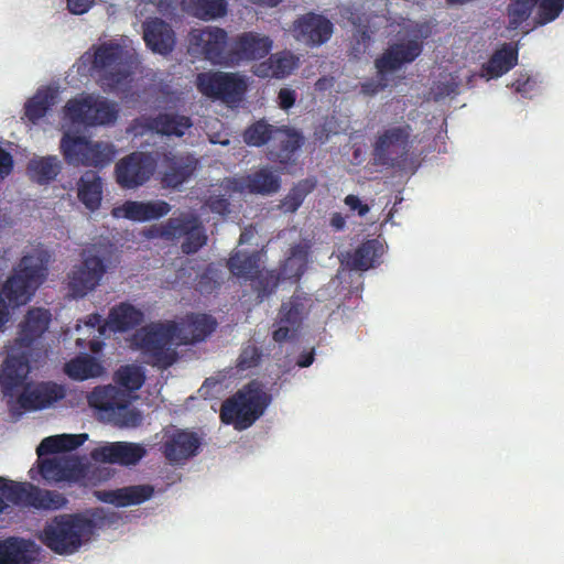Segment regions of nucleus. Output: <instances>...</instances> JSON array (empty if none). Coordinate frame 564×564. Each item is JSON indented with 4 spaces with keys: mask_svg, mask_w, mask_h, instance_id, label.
<instances>
[{
    "mask_svg": "<svg viewBox=\"0 0 564 564\" xmlns=\"http://www.w3.org/2000/svg\"><path fill=\"white\" fill-rule=\"evenodd\" d=\"M117 105L95 94H80L67 101L61 122V151L72 165L104 166L112 161L116 151L106 142H93L76 135L80 124L97 126L117 119Z\"/></svg>",
    "mask_w": 564,
    "mask_h": 564,
    "instance_id": "f257e3e1",
    "label": "nucleus"
},
{
    "mask_svg": "<svg viewBox=\"0 0 564 564\" xmlns=\"http://www.w3.org/2000/svg\"><path fill=\"white\" fill-rule=\"evenodd\" d=\"M215 325V321L205 314H192L178 323L151 324L133 335L132 346L141 351L148 364L166 368L176 360L177 346L204 340Z\"/></svg>",
    "mask_w": 564,
    "mask_h": 564,
    "instance_id": "f03ea898",
    "label": "nucleus"
},
{
    "mask_svg": "<svg viewBox=\"0 0 564 564\" xmlns=\"http://www.w3.org/2000/svg\"><path fill=\"white\" fill-rule=\"evenodd\" d=\"M144 372L137 365H127L118 369L115 381L119 386H101L95 388L87 397L90 408L97 417L119 427H134L141 422V414L131 406L133 391L144 382Z\"/></svg>",
    "mask_w": 564,
    "mask_h": 564,
    "instance_id": "7ed1b4c3",
    "label": "nucleus"
},
{
    "mask_svg": "<svg viewBox=\"0 0 564 564\" xmlns=\"http://www.w3.org/2000/svg\"><path fill=\"white\" fill-rule=\"evenodd\" d=\"M14 357L12 355L11 359H4L0 372L1 392L13 415L51 408L65 397L64 387L57 383L24 384L30 365L26 360L14 362Z\"/></svg>",
    "mask_w": 564,
    "mask_h": 564,
    "instance_id": "20e7f679",
    "label": "nucleus"
},
{
    "mask_svg": "<svg viewBox=\"0 0 564 564\" xmlns=\"http://www.w3.org/2000/svg\"><path fill=\"white\" fill-rule=\"evenodd\" d=\"M138 58L132 41L121 37L86 52L78 61V72L95 77L110 90L124 91L131 82L132 69Z\"/></svg>",
    "mask_w": 564,
    "mask_h": 564,
    "instance_id": "39448f33",
    "label": "nucleus"
},
{
    "mask_svg": "<svg viewBox=\"0 0 564 564\" xmlns=\"http://www.w3.org/2000/svg\"><path fill=\"white\" fill-rule=\"evenodd\" d=\"M88 440L86 433L45 437L36 448L39 471L47 482L74 481L82 475L78 458L70 452Z\"/></svg>",
    "mask_w": 564,
    "mask_h": 564,
    "instance_id": "423d86ee",
    "label": "nucleus"
},
{
    "mask_svg": "<svg viewBox=\"0 0 564 564\" xmlns=\"http://www.w3.org/2000/svg\"><path fill=\"white\" fill-rule=\"evenodd\" d=\"M95 534V523L86 514H59L46 522L40 540L59 555H72L86 546Z\"/></svg>",
    "mask_w": 564,
    "mask_h": 564,
    "instance_id": "0eeeda50",
    "label": "nucleus"
},
{
    "mask_svg": "<svg viewBox=\"0 0 564 564\" xmlns=\"http://www.w3.org/2000/svg\"><path fill=\"white\" fill-rule=\"evenodd\" d=\"M113 250L109 246L95 245L82 253V261L67 273V289L73 297H84L99 286L110 268Z\"/></svg>",
    "mask_w": 564,
    "mask_h": 564,
    "instance_id": "6e6552de",
    "label": "nucleus"
},
{
    "mask_svg": "<svg viewBox=\"0 0 564 564\" xmlns=\"http://www.w3.org/2000/svg\"><path fill=\"white\" fill-rule=\"evenodd\" d=\"M280 187L279 176L271 170L263 167L247 176L235 177L225 181L218 187H214L206 200V205L213 213L225 215L228 212V199L225 197L231 193H250L270 195Z\"/></svg>",
    "mask_w": 564,
    "mask_h": 564,
    "instance_id": "1a4fd4ad",
    "label": "nucleus"
},
{
    "mask_svg": "<svg viewBox=\"0 0 564 564\" xmlns=\"http://www.w3.org/2000/svg\"><path fill=\"white\" fill-rule=\"evenodd\" d=\"M142 319L143 313L129 303H121L112 307L105 325H100V315L93 314L87 317L83 325H76L77 345L83 346V343L88 340L91 351L98 352L102 344L97 340V337L104 335L107 328L113 332H124L139 325Z\"/></svg>",
    "mask_w": 564,
    "mask_h": 564,
    "instance_id": "9d476101",
    "label": "nucleus"
},
{
    "mask_svg": "<svg viewBox=\"0 0 564 564\" xmlns=\"http://www.w3.org/2000/svg\"><path fill=\"white\" fill-rule=\"evenodd\" d=\"M269 403L270 397L262 386L252 382L224 402L220 417L237 430H245L263 414Z\"/></svg>",
    "mask_w": 564,
    "mask_h": 564,
    "instance_id": "9b49d317",
    "label": "nucleus"
},
{
    "mask_svg": "<svg viewBox=\"0 0 564 564\" xmlns=\"http://www.w3.org/2000/svg\"><path fill=\"white\" fill-rule=\"evenodd\" d=\"M9 503L42 510H57L66 505V499L57 491L41 489L26 481L18 482L0 477V514L8 510Z\"/></svg>",
    "mask_w": 564,
    "mask_h": 564,
    "instance_id": "f8f14e48",
    "label": "nucleus"
},
{
    "mask_svg": "<svg viewBox=\"0 0 564 564\" xmlns=\"http://www.w3.org/2000/svg\"><path fill=\"white\" fill-rule=\"evenodd\" d=\"M195 84L203 96L235 106L242 100L249 78L241 73L209 70L198 74Z\"/></svg>",
    "mask_w": 564,
    "mask_h": 564,
    "instance_id": "ddd939ff",
    "label": "nucleus"
},
{
    "mask_svg": "<svg viewBox=\"0 0 564 564\" xmlns=\"http://www.w3.org/2000/svg\"><path fill=\"white\" fill-rule=\"evenodd\" d=\"M143 236L148 239L163 238L166 240L185 237L182 243V250L185 253L196 252L207 240L198 218L191 214H183L178 217L170 218L163 224L154 225L143 230Z\"/></svg>",
    "mask_w": 564,
    "mask_h": 564,
    "instance_id": "4468645a",
    "label": "nucleus"
},
{
    "mask_svg": "<svg viewBox=\"0 0 564 564\" xmlns=\"http://www.w3.org/2000/svg\"><path fill=\"white\" fill-rule=\"evenodd\" d=\"M429 35V26L417 24L412 31L391 44L376 61L378 75H387L412 63L422 52V40Z\"/></svg>",
    "mask_w": 564,
    "mask_h": 564,
    "instance_id": "2eb2a0df",
    "label": "nucleus"
},
{
    "mask_svg": "<svg viewBox=\"0 0 564 564\" xmlns=\"http://www.w3.org/2000/svg\"><path fill=\"white\" fill-rule=\"evenodd\" d=\"M51 322V314L47 310L33 307L28 311L19 324L18 336L14 341L7 347L6 359H11L15 355L14 362L30 361L34 352V343L46 332Z\"/></svg>",
    "mask_w": 564,
    "mask_h": 564,
    "instance_id": "dca6fc26",
    "label": "nucleus"
},
{
    "mask_svg": "<svg viewBox=\"0 0 564 564\" xmlns=\"http://www.w3.org/2000/svg\"><path fill=\"white\" fill-rule=\"evenodd\" d=\"M189 51L203 55L214 64L230 63L229 54H225L227 33L216 26L194 29L189 33Z\"/></svg>",
    "mask_w": 564,
    "mask_h": 564,
    "instance_id": "f3484780",
    "label": "nucleus"
},
{
    "mask_svg": "<svg viewBox=\"0 0 564 564\" xmlns=\"http://www.w3.org/2000/svg\"><path fill=\"white\" fill-rule=\"evenodd\" d=\"M228 267L230 272L238 278L257 279L254 288L259 291L260 296L271 293L278 284V279L272 272L259 270V252L247 254L242 251H237L229 259Z\"/></svg>",
    "mask_w": 564,
    "mask_h": 564,
    "instance_id": "a211bd4d",
    "label": "nucleus"
},
{
    "mask_svg": "<svg viewBox=\"0 0 564 564\" xmlns=\"http://www.w3.org/2000/svg\"><path fill=\"white\" fill-rule=\"evenodd\" d=\"M155 160L142 152L132 153L116 165L118 184L123 188H135L144 184L153 174Z\"/></svg>",
    "mask_w": 564,
    "mask_h": 564,
    "instance_id": "6ab92c4d",
    "label": "nucleus"
},
{
    "mask_svg": "<svg viewBox=\"0 0 564 564\" xmlns=\"http://www.w3.org/2000/svg\"><path fill=\"white\" fill-rule=\"evenodd\" d=\"M273 48V40L259 32H242L231 43L229 51L230 63L253 62L265 57Z\"/></svg>",
    "mask_w": 564,
    "mask_h": 564,
    "instance_id": "aec40b11",
    "label": "nucleus"
},
{
    "mask_svg": "<svg viewBox=\"0 0 564 564\" xmlns=\"http://www.w3.org/2000/svg\"><path fill=\"white\" fill-rule=\"evenodd\" d=\"M538 8L540 24L555 20L564 9V0H513L508 9L510 28L517 29L525 21L533 8Z\"/></svg>",
    "mask_w": 564,
    "mask_h": 564,
    "instance_id": "412c9836",
    "label": "nucleus"
},
{
    "mask_svg": "<svg viewBox=\"0 0 564 564\" xmlns=\"http://www.w3.org/2000/svg\"><path fill=\"white\" fill-rule=\"evenodd\" d=\"M147 454L145 447L132 442H105L94 448L90 456L94 460L120 466H134Z\"/></svg>",
    "mask_w": 564,
    "mask_h": 564,
    "instance_id": "4be33fe9",
    "label": "nucleus"
},
{
    "mask_svg": "<svg viewBox=\"0 0 564 564\" xmlns=\"http://www.w3.org/2000/svg\"><path fill=\"white\" fill-rule=\"evenodd\" d=\"M171 206L160 199L154 200H126L112 208L113 218L128 219L135 223H145L167 215Z\"/></svg>",
    "mask_w": 564,
    "mask_h": 564,
    "instance_id": "5701e85b",
    "label": "nucleus"
},
{
    "mask_svg": "<svg viewBox=\"0 0 564 564\" xmlns=\"http://www.w3.org/2000/svg\"><path fill=\"white\" fill-rule=\"evenodd\" d=\"M199 441L188 431L169 427L163 434V453L173 464H181L196 454Z\"/></svg>",
    "mask_w": 564,
    "mask_h": 564,
    "instance_id": "b1692460",
    "label": "nucleus"
},
{
    "mask_svg": "<svg viewBox=\"0 0 564 564\" xmlns=\"http://www.w3.org/2000/svg\"><path fill=\"white\" fill-rule=\"evenodd\" d=\"M292 35L299 42L307 45H321L329 40L333 24L318 14H306L299 18L292 26Z\"/></svg>",
    "mask_w": 564,
    "mask_h": 564,
    "instance_id": "393cba45",
    "label": "nucleus"
},
{
    "mask_svg": "<svg viewBox=\"0 0 564 564\" xmlns=\"http://www.w3.org/2000/svg\"><path fill=\"white\" fill-rule=\"evenodd\" d=\"M154 488L151 485H133L118 489L95 491V497L118 508L141 505L152 498Z\"/></svg>",
    "mask_w": 564,
    "mask_h": 564,
    "instance_id": "a878e982",
    "label": "nucleus"
},
{
    "mask_svg": "<svg viewBox=\"0 0 564 564\" xmlns=\"http://www.w3.org/2000/svg\"><path fill=\"white\" fill-rule=\"evenodd\" d=\"M191 127L192 121L186 116L162 113L155 119L142 118L138 120L132 130L135 135L149 130L165 135L182 137Z\"/></svg>",
    "mask_w": 564,
    "mask_h": 564,
    "instance_id": "bb28decb",
    "label": "nucleus"
},
{
    "mask_svg": "<svg viewBox=\"0 0 564 564\" xmlns=\"http://www.w3.org/2000/svg\"><path fill=\"white\" fill-rule=\"evenodd\" d=\"M40 547L34 542L10 538L0 541V564H39Z\"/></svg>",
    "mask_w": 564,
    "mask_h": 564,
    "instance_id": "cd10ccee",
    "label": "nucleus"
},
{
    "mask_svg": "<svg viewBox=\"0 0 564 564\" xmlns=\"http://www.w3.org/2000/svg\"><path fill=\"white\" fill-rule=\"evenodd\" d=\"M409 138V132L402 127L387 129L378 139L375 147V155L383 164L389 163L403 153Z\"/></svg>",
    "mask_w": 564,
    "mask_h": 564,
    "instance_id": "c85d7f7f",
    "label": "nucleus"
},
{
    "mask_svg": "<svg viewBox=\"0 0 564 564\" xmlns=\"http://www.w3.org/2000/svg\"><path fill=\"white\" fill-rule=\"evenodd\" d=\"M299 65V57L290 51L272 54L267 61L256 65L253 73L261 78H284Z\"/></svg>",
    "mask_w": 564,
    "mask_h": 564,
    "instance_id": "c756f323",
    "label": "nucleus"
},
{
    "mask_svg": "<svg viewBox=\"0 0 564 564\" xmlns=\"http://www.w3.org/2000/svg\"><path fill=\"white\" fill-rule=\"evenodd\" d=\"M143 40L150 50L162 55L170 53L175 44L172 29L159 19L144 23Z\"/></svg>",
    "mask_w": 564,
    "mask_h": 564,
    "instance_id": "7c9ffc66",
    "label": "nucleus"
},
{
    "mask_svg": "<svg viewBox=\"0 0 564 564\" xmlns=\"http://www.w3.org/2000/svg\"><path fill=\"white\" fill-rule=\"evenodd\" d=\"M518 61V51L511 44H505L497 50L490 59L482 65L480 76L487 80L498 78L508 73Z\"/></svg>",
    "mask_w": 564,
    "mask_h": 564,
    "instance_id": "2f4dec72",
    "label": "nucleus"
},
{
    "mask_svg": "<svg viewBox=\"0 0 564 564\" xmlns=\"http://www.w3.org/2000/svg\"><path fill=\"white\" fill-rule=\"evenodd\" d=\"M77 197L91 212L100 207L102 182L96 172L88 171L80 176L77 182Z\"/></svg>",
    "mask_w": 564,
    "mask_h": 564,
    "instance_id": "473e14b6",
    "label": "nucleus"
},
{
    "mask_svg": "<svg viewBox=\"0 0 564 564\" xmlns=\"http://www.w3.org/2000/svg\"><path fill=\"white\" fill-rule=\"evenodd\" d=\"M303 308L297 299L282 304L279 327L273 332V339L276 343H282L294 336Z\"/></svg>",
    "mask_w": 564,
    "mask_h": 564,
    "instance_id": "72a5a7b5",
    "label": "nucleus"
},
{
    "mask_svg": "<svg viewBox=\"0 0 564 564\" xmlns=\"http://www.w3.org/2000/svg\"><path fill=\"white\" fill-rule=\"evenodd\" d=\"M383 245L378 240H370L360 246L352 254L344 260L347 265L356 270H368L383 254Z\"/></svg>",
    "mask_w": 564,
    "mask_h": 564,
    "instance_id": "f704fd0d",
    "label": "nucleus"
},
{
    "mask_svg": "<svg viewBox=\"0 0 564 564\" xmlns=\"http://www.w3.org/2000/svg\"><path fill=\"white\" fill-rule=\"evenodd\" d=\"M65 372L74 380H87L101 377L105 373V368L96 358L84 355L67 362Z\"/></svg>",
    "mask_w": 564,
    "mask_h": 564,
    "instance_id": "c9c22d12",
    "label": "nucleus"
},
{
    "mask_svg": "<svg viewBox=\"0 0 564 564\" xmlns=\"http://www.w3.org/2000/svg\"><path fill=\"white\" fill-rule=\"evenodd\" d=\"M182 7L189 14L205 21L221 18L227 12L225 0H182Z\"/></svg>",
    "mask_w": 564,
    "mask_h": 564,
    "instance_id": "e433bc0d",
    "label": "nucleus"
},
{
    "mask_svg": "<svg viewBox=\"0 0 564 564\" xmlns=\"http://www.w3.org/2000/svg\"><path fill=\"white\" fill-rule=\"evenodd\" d=\"M57 90L51 87H44L25 104V117L36 123L42 119L50 108L56 102Z\"/></svg>",
    "mask_w": 564,
    "mask_h": 564,
    "instance_id": "4c0bfd02",
    "label": "nucleus"
},
{
    "mask_svg": "<svg viewBox=\"0 0 564 564\" xmlns=\"http://www.w3.org/2000/svg\"><path fill=\"white\" fill-rule=\"evenodd\" d=\"M31 180L45 184L53 181L61 171V162L56 156H35L28 164Z\"/></svg>",
    "mask_w": 564,
    "mask_h": 564,
    "instance_id": "58836bf2",
    "label": "nucleus"
},
{
    "mask_svg": "<svg viewBox=\"0 0 564 564\" xmlns=\"http://www.w3.org/2000/svg\"><path fill=\"white\" fill-rule=\"evenodd\" d=\"M197 163V160L189 155L174 160L170 171L164 174V183L170 187L181 185L193 174Z\"/></svg>",
    "mask_w": 564,
    "mask_h": 564,
    "instance_id": "ea45409f",
    "label": "nucleus"
},
{
    "mask_svg": "<svg viewBox=\"0 0 564 564\" xmlns=\"http://www.w3.org/2000/svg\"><path fill=\"white\" fill-rule=\"evenodd\" d=\"M273 140L282 145L279 152L271 153L280 163H286L291 154L299 149L302 143V137L293 129H275Z\"/></svg>",
    "mask_w": 564,
    "mask_h": 564,
    "instance_id": "a19ab883",
    "label": "nucleus"
},
{
    "mask_svg": "<svg viewBox=\"0 0 564 564\" xmlns=\"http://www.w3.org/2000/svg\"><path fill=\"white\" fill-rule=\"evenodd\" d=\"M307 262V247H295L291 256L285 260L282 275L284 279H297L304 271Z\"/></svg>",
    "mask_w": 564,
    "mask_h": 564,
    "instance_id": "79ce46f5",
    "label": "nucleus"
},
{
    "mask_svg": "<svg viewBox=\"0 0 564 564\" xmlns=\"http://www.w3.org/2000/svg\"><path fill=\"white\" fill-rule=\"evenodd\" d=\"M274 130L263 121H258L245 132V141L249 145L259 147L273 139Z\"/></svg>",
    "mask_w": 564,
    "mask_h": 564,
    "instance_id": "37998d69",
    "label": "nucleus"
},
{
    "mask_svg": "<svg viewBox=\"0 0 564 564\" xmlns=\"http://www.w3.org/2000/svg\"><path fill=\"white\" fill-rule=\"evenodd\" d=\"M260 359V354L254 346H247L242 349L238 361L237 368L239 370H247L249 368L254 367Z\"/></svg>",
    "mask_w": 564,
    "mask_h": 564,
    "instance_id": "c03bdc74",
    "label": "nucleus"
},
{
    "mask_svg": "<svg viewBox=\"0 0 564 564\" xmlns=\"http://www.w3.org/2000/svg\"><path fill=\"white\" fill-rule=\"evenodd\" d=\"M303 200V193L300 191V188L293 189L282 202L281 208L284 212H295Z\"/></svg>",
    "mask_w": 564,
    "mask_h": 564,
    "instance_id": "a18cd8bd",
    "label": "nucleus"
},
{
    "mask_svg": "<svg viewBox=\"0 0 564 564\" xmlns=\"http://www.w3.org/2000/svg\"><path fill=\"white\" fill-rule=\"evenodd\" d=\"M536 86V80L528 75H520V77L512 84L516 91L527 96Z\"/></svg>",
    "mask_w": 564,
    "mask_h": 564,
    "instance_id": "49530a36",
    "label": "nucleus"
},
{
    "mask_svg": "<svg viewBox=\"0 0 564 564\" xmlns=\"http://www.w3.org/2000/svg\"><path fill=\"white\" fill-rule=\"evenodd\" d=\"M12 170V155L2 148H0V183L11 174Z\"/></svg>",
    "mask_w": 564,
    "mask_h": 564,
    "instance_id": "de8ad7c7",
    "label": "nucleus"
},
{
    "mask_svg": "<svg viewBox=\"0 0 564 564\" xmlns=\"http://www.w3.org/2000/svg\"><path fill=\"white\" fill-rule=\"evenodd\" d=\"M95 0H66L67 9L73 14H84L94 4Z\"/></svg>",
    "mask_w": 564,
    "mask_h": 564,
    "instance_id": "09e8293b",
    "label": "nucleus"
},
{
    "mask_svg": "<svg viewBox=\"0 0 564 564\" xmlns=\"http://www.w3.org/2000/svg\"><path fill=\"white\" fill-rule=\"evenodd\" d=\"M378 80L367 82L362 84L361 90L366 95H375L378 91L382 90L388 84L386 80V75H379Z\"/></svg>",
    "mask_w": 564,
    "mask_h": 564,
    "instance_id": "8fccbe9b",
    "label": "nucleus"
},
{
    "mask_svg": "<svg viewBox=\"0 0 564 564\" xmlns=\"http://www.w3.org/2000/svg\"><path fill=\"white\" fill-rule=\"evenodd\" d=\"M345 204L351 209L357 210L359 216H365L369 212L368 205H365L355 195H348L345 198Z\"/></svg>",
    "mask_w": 564,
    "mask_h": 564,
    "instance_id": "3c124183",
    "label": "nucleus"
},
{
    "mask_svg": "<svg viewBox=\"0 0 564 564\" xmlns=\"http://www.w3.org/2000/svg\"><path fill=\"white\" fill-rule=\"evenodd\" d=\"M279 104L283 109H289L295 101L294 91L288 88H283L279 93Z\"/></svg>",
    "mask_w": 564,
    "mask_h": 564,
    "instance_id": "603ef678",
    "label": "nucleus"
},
{
    "mask_svg": "<svg viewBox=\"0 0 564 564\" xmlns=\"http://www.w3.org/2000/svg\"><path fill=\"white\" fill-rule=\"evenodd\" d=\"M142 3L155 6L158 8V11L161 13H166L171 6V3L167 0H159L158 2H156V0H141L140 6Z\"/></svg>",
    "mask_w": 564,
    "mask_h": 564,
    "instance_id": "864d4df0",
    "label": "nucleus"
},
{
    "mask_svg": "<svg viewBox=\"0 0 564 564\" xmlns=\"http://www.w3.org/2000/svg\"><path fill=\"white\" fill-rule=\"evenodd\" d=\"M251 3L264 7V8H274L276 7L282 0H249Z\"/></svg>",
    "mask_w": 564,
    "mask_h": 564,
    "instance_id": "5fc2aeb1",
    "label": "nucleus"
},
{
    "mask_svg": "<svg viewBox=\"0 0 564 564\" xmlns=\"http://www.w3.org/2000/svg\"><path fill=\"white\" fill-rule=\"evenodd\" d=\"M332 226L336 229H341L345 226V219L340 215L336 214L332 217Z\"/></svg>",
    "mask_w": 564,
    "mask_h": 564,
    "instance_id": "6e6d98bb",
    "label": "nucleus"
},
{
    "mask_svg": "<svg viewBox=\"0 0 564 564\" xmlns=\"http://www.w3.org/2000/svg\"><path fill=\"white\" fill-rule=\"evenodd\" d=\"M209 141L210 143H214V144H221V145H227L229 144V139L228 138H220L219 134H210L209 135Z\"/></svg>",
    "mask_w": 564,
    "mask_h": 564,
    "instance_id": "4d7b16f0",
    "label": "nucleus"
},
{
    "mask_svg": "<svg viewBox=\"0 0 564 564\" xmlns=\"http://www.w3.org/2000/svg\"><path fill=\"white\" fill-rule=\"evenodd\" d=\"M313 359H314L313 355L311 354L308 356H305V357L301 358L297 361V364H299L300 367H308L310 365H312Z\"/></svg>",
    "mask_w": 564,
    "mask_h": 564,
    "instance_id": "13d9d810",
    "label": "nucleus"
},
{
    "mask_svg": "<svg viewBox=\"0 0 564 564\" xmlns=\"http://www.w3.org/2000/svg\"><path fill=\"white\" fill-rule=\"evenodd\" d=\"M252 237L251 230H246L240 235V243H245Z\"/></svg>",
    "mask_w": 564,
    "mask_h": 564,
    "instance_id": "bf43d9fd",
    "label": "nucleus"
},
{
    "mask_svg": "<svg viewBox=\"0 0 564 564\" xmlns=\"http://www.w3.org/2000/svg\"><path fill=\"white\" fill-rule=\"evenodd\" d=\"M455 86H456V84L446 85V87H445L444 91H442V93L437 94V95H436V97H440V96H442V95H447V94H449V93L454 91V87H455Z\"/></svg>",
    "mask_w": 564,
    "mask_h": 564,
    "instance_id": "052dcab7",
    "label": "nucleus"
}]
</instances>
